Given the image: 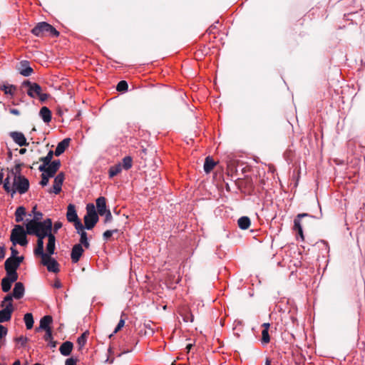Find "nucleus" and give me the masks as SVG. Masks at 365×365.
Returning <instances> with one entry per match:
<instances>
[{
  "instance_id": "f257e3e1",
  "label": "nucleus",
  "mask_w": 365,
  "mask_h": 365,
  "mask_svg": "<svg viewBox=\"0 0 365 365\" xmlns=\"http://www.w3.org/2000/svg\"><path fill=\"white\" fill-rule=\"evenodd\" d=\"M4 188L7 192H11L13 196L16 192L26 193L29 188V182L20 173L19 167L9 172L4 181Z\"/></svg>"
},
{
  "instance_id": "2eb2a0df",
  "label": "nucleus",
  "mask_w": 365,
  "mask_h": 365,
  "mask_svg": "<svg viewBox=\"0 0 365 365\" xmlns=\"http://www.w3.org/2000/svg\"><path fill=\"white\" fill-rule=\"evenodd\" d=\"M12 296V299L15 298L16 299H21L24 295V286L23 283L19 282H16L14 285L13 292L11 294Z\"/></svg>"
},
{
  "instance_id": "20e7f679",
  "label": "nucleus",
  "mask_w": 365,
  "mask_h": 365,
  "mask_svg": "<svg viewBox=\"0 0 365 365\" xmlns=\"http://www.w3.org/2000/svg\"><path fill=\"white\" fill-rule=\"evenodd\" d=\"M22 87L26 88V93L31 98H38L41 102H44L48 98V95L43 93L42 88L36 83L25 81L22 83Z\"/></svg>"
},
{
  "instance_id": "ddd939ff",
  "label": "nucleus",
  "mask_w": 365,
  "mask_h": 365,
  "mask_svg": "<svg viewBox=\"0 0 365 365\" xmlns=\"http://www.w3.org/2000/svg\"><path fill=\"white\" fill-rule=\"evenodd\" d=\"M18 277L13 275H6L1 280V289L4 292H8L11 287L12 283L17 280Z\"/></svg>"
},
{
  "instance_id": "a18cd8bd",
  "label": "nucleus",
  "mask_w": 365,
  "mask_h": 365,
  "mask_svg": "<svg viewBox=\"0 0 365 365\" xmlns=\"http://www.w3.org/2000/svg\"><path fill=\"white\" fill-rule=\"evenodd\" d=\"M77 360L73 358H68L66 360L65 365H76Z\"/></svg>"
},
{
  "instance_id": "b1692460",
  "label": "nucleus",
  "mask_w": 365,
  "mask_h": 365,
  "mask_svg": "<svg viewBox=\"0 0 365 365\" xmlns=\"http://www.w3.org/2000/svg\"><path fill=\"white\" fill-rule=\"evenodd\" d=\"M39 115L44 123H48L51 120V112L46 106L41 108Z\"/></svg>"
},
{
  "instance_id": "c85d7f7f",
  "label": "nucleus",
  "mask_w": 365,
  "mask_h": 365,
  "mask_svg": "<svg viewBox=\"0 0 365 365\" xmlns=\"http://www.w3.org/2000/svg\"><path fill=\"white\" fill-rule=\"evenodd\" d=\"M24 320L27 329H32L34 326V318L33 315L31 313H26L24 315Z\"/></svg>"
},
{
  "instance_id": "c03bdc74",
  "label": "nucleus",
  "mask_w": 365,
  "mask_h": 365,
  "mask_svg": "<svg viewBox=\"0 0 365 365\" xmlns=\"http://www.w3.org/2000/svg\"><path fill=\"white\" fill-rule=\"evenodd\" d=\"M104 215L106 216L105 222H110L112 220L113 217L110 210L106 211Z\"/></svg>"
},
{
  "instance_id": "6e6552de",
  "label": "nucleus",
  "mask_w": 365,
  "mask_h": 365,
  "mask_svg": "<svg viewBox=\"0 0 365 365\" xmlns=\"http://www.w3.org/2000/svg\"><path fill=\"white\" fill-rule=\"evenodd\" d=\"M86 211V215L84 217V223L86 229L91 230L98 222V216L93 204H88Z\"/></svg>"
},
{
  "instance_id": "39448f33",
  "label": "nucleus",
  "mask_w": 365,
  "mask_h": 365,
  "mask_svg": "<svg viewBox=\"0 0 365 365\" xmlns=\"http://www.w3.org/2000/svg\"><path fill=\"white\" fill-rule=\"evenodd\" d=\"M26 234H28L27 230H25L23 226L20 225H15L11 230L10 236V240L13 245H19L21 246H26L28 244Z\"/></svg>"
},
{
  "instance_id": "a211bd4d",
  "label": "nucleus",
  "mask_w": 365,
  "mask_h": 365,
  "mask_svg": "<svg viewBox=\"0 0 365 365\" xmlns=\"http://www.w3.org/2000/svg\"><path fill=\"white\" fill-rule=\"evenodd\" d=\"M66 218L68 221L71 222H74L78 220L74 205H68L67 207Z\"/></svg>"
},
{
  "instance_id": "7ed1b4c3",
  "label": "nucleus",
  "mask_w": 365,
  "mask_h": 365,
  "mask_svg": "<svg viewBox=\"0 0 365 365\" xmlns=\"http://www.w3.org/2000/svg\"><path fill=\"white\" fill-rule=\"evenodd\" d=\"M31 33L37 37H57L59 36V32L54 27L44 21L38 23L36 26L32 29Z\"/></svg>"
},
{
  "instance_id": "423d86ee",
  "label": "nucleus",
  "mask_w": 365,
  "mask_h": 365,
  "mask_svg": "<svg viewBox=\"0 0 365 365\" xmlns=\"http://www.w3.org/2000/svg\"><path fill=\"white\" fill-rule=\"evenodd\" d=\"M1 306L3 309L0 310V323L10 321L14 312L12 296L7 294L1 302Z\"/></svg>"
},
{
  "instance_id": "f704fd0d",
  "label": "nucleus",
  "mask_w": 365,
  "mask_h": 365,
  "mask_svg": "<svg viewBox=\"0 0 365 365\" xmlns=\"http://www.w3.org/2000/svg\"><path fill=\"white\" fill-rule=\"evenodd\" d=\"M88 336V331H85L78 338L77 343L81 347L86 344Z\"/></svg>"
},
{
  "instance_id": "f3484780",
  "label": "nucleus",
  "mask_w": 365,
  "mask_h": 365,
  "mask_svg": "<svg viewBox=\"0 0 365 365\" xmlns=\"http://www.w3.org/2000/svg\"><path fill=\"white\" fill-rule=\"evenodd\" d=\"M96 207L98 210V213L103 216L105 215L106 211L108 210L106 209V200L104 197H99L96 200Z\"/></svg>"
},
{
  "instance_id": "864d4df0",
  "label": "nucleus",
  "mask_w": 365,
  "mask_h": 365,
  "mask_svg": "<svg viewBox=\"0 0 365 365\" xmlns=\"http://www.w3.org/2000/svg\"><path fill=\"white\" fill-rule=\"evenodd\" d=\"M42 217V214L39 212H35V220H39L41 217Z\"/></svg>"
},
{
  "instance_id": "cd10ccee",
  "label": "nucleus",
  "mask_w": 365,
  "mask_h": 365,
  "mask_svg": "<svg viewBox=\"0 0 365 365\" xmlns=\"http://www.w3.org/2000/svg\"><path fill=\"white\" fill-rule=\"evenodd\" d=\"M215 163L212 159L207 157L205 159V163H204V170L206 173H209L215 167Z\"/></svg>"
},
{
  "instance_id": "5701e85b",
  "label": "nucleus",
  "mask_w": 365,
  "mask_h": 365,
  "mask_svg": "<svg viewBox=\"0 0 365 365\" xmlns=\"http://www.w3.org/2000/svg\"><path fill=\"white\" fill-rule=\"evenodd\" d=\"M52 317L49 315H46L40 320L39 329L47 330L51 329L50 324L52 323Z\"/></svg>"
},
{
  "instance_id": "2f4dec72",
  "label": "nucleus",
  "mask_w": 365,
  "mask_h": 365,
  "mask_svg": "<svg viewBox=\"0 0 365 365\" xmlns=\"http://www.w3.org/2000/svg\"><path fill=\"white\" fill-rule=\"evenodd\" d=\"M53 152L52 150H50L46 155V156L40 158V160L43 163L41 165H48V164H51L52 163L51 160L53 158Z\"/></svg>"
},
{
  "instance_id": "603ef678",
  "label": "nucleus",
  "mask_w": 365,
  "mask_h": 365,
  "mask_svg": "<svg viewBox=\"0 0 365 365\" xmlns=\"http://www.w3.org/2000/svg\"><path fill=\"white\" fill-rule=\"evenodd\" d=\"M48 344L51 348H55L56 346V342L51 339V341H48Z\"/></svg>"
},
{
  "instance_id": "1a4fd4ad",
  "label": "nucleus",
  "mask_w": 365,
  "mask_h": 365,
  "mask_svg": "<svg viewBox=\"0 0 365 365\" xmlns=\"http://www.w3.org/2000/svg\"><path fill=\"white\" fill-rule=\"evenodd\" d=\"M24 260V257L20 256L18 257H9L5 261L4 267L6 272V275H13L18 277L16 272L17 269Z\"/></svg>"
},
{
  "instance_id": "49530a36",
  "label": "nucleus",
  "mask_w": 365,
  "mask_h": 365,
  "mask_svg": "<svg viewBox=\"0 0 365 365\" xmlns=\"http://www.w3.org/2000/svg\"><path fill=\"white\" fill-rule=\"evenodd\" d=\"M62 227V223L60 222H56L54 223L53 225V231L54 232H56L60 228Z\"/></svg>"
},
{
  "instance_id": "09e8293b",
  "label": "nucleus",
  "mask_w": 365,
  "mask_h": 365,
  "mask_svg": "<svg viewBox=\"0 0 365 365\" xmlns=\"http://www.w3.org/2000/svg\"><path fill=\"white\" fill-rule=\"evenodd\" d=\"M61 287H62V284H61V282H60V280L59 279L55 280V282L53 283V287L59 289Z\"/></svg>"
},
{
  "instance_id": "e433bc0d",
  "label": "nucleus",
  "mask_w": 365,
  "mask_h": 365,
  "mask_svg": "<svg viewBox=\"0 0 365 365\" xmlns=\"http://www.w3.org/2000/svg\"><path fill=\"white\" fill-rule=\"evenodd\" d=\"M73 223H74L75 228L77 230V232L78 234H81V232H85L83 226L79 219L78 220L75 221Z\"/></svg>"
},
{
  "instance_id": "6e6d98bb",
  "label": "nucleus",
  "mask_w": 365,
  "mask_h": 365,
  "mask_svg": "<svg viewBox=\"0 0 365 365\" xmlns=\"http://www.w3.org/2000/svg\"><path fill=\"white\" fill-rule=\"evenodd\" d=\"M192 344H187L186 346V349L187 351V352H189L190 351V349H192Z\"/></svg>"
},
{
  "instance_id": "c756f323",
  "label": "nucleus",
  "mask_w": 365,
  "mask_h": 365,
  "mask_svg": "<svg viewBox=\"0 0 365 365\" xmlns=\"http://www.w3.org/2000/svg\"><path fill=\"white\" fill-rule=\"evenodd\" d=\"M80 235L81 238L79 244H81L82 247L84 246L86 249H88L90 247V243L87 237V233L86 232H81Z\"/></svg>"
},
{
  "instance_id": "5fc2aeb1",
  "label": "nucleus",
  "mask_w": 365,
  "mask_h": 365,
  "mask_svg": "<svg viewBox=\"0 0 365 365\" xmlns=\"http://www.w3.org/2000/svg\"><path fill=\"white\" fill-rule=\"evenodd\" d=\"M4 175L2 172L0 173V185L2 184L3 182V180H4Z\"/></svg>"
},
{
  "instance_id": "bb28decb",
  "label": "nucleus",
  "mask_w": 365,
  "mask_h": 365,
  "mask_svg": "<svg viewBox=\"0 0 365 365\" xmlns=\"http://www.w3.org/2000/svg\"><path fill=\"white\" fill-rule=\"evenodd\" d=\"M121 171H122L121 164L119 163V164L115 165L113 166H111L109 168V171H108L109 178H113L114 176L119 174Z\"/></svg>"
},
{
  "instance_id": "f8f14e48",
  "label": "nucleus",
  "mask_w": 365,
  "mask_h": 365,
  "mask_svg": "<svg viewBox=\"0 0 365 365\" xmlns=\"http://www.w3.org/2000/svg\"><path fill=\"white\" fill-rule=\"evenodd\" d=\"M84 250L81 245V244L75 245L71 250V259L73 263H77L81 257L82 256Z\"/></svg>"
},
{
  "instance_id": "aec40b11",
  "label": "nucleus",
  "mask_w": 365,
  "mask_h": 365,
  "mask_svg": "<svg viewBox=\"0 0 365 365\" xmlns=\"http://www.w3.org/2000/svg\"><path fill=\"white\" fill-rule=\"evenodd\" d=\"M262 327L263 329L262 331V339L261 341L263 344H267L270 341V337L269 335V329L270 327L269 323H264Z\"/></svg>"
},
{
  "instance_id": "c9c22d12",
  "label": "nucleus",
  "mask_w": 365,
  "mask_h": 365,
  "mask_svg": "<svg viewBox=\"0 0 365 365\" xmlns=\"http://www.w3.org/2000/svg\"><path fill=\"white\" fill-rule=\"evenodd\" d=\"M128 83L125 81H120L116 87L117 91H125L128 90Z\"/></svg>"
},
{
  "instance_id": "6ab92c4d",
  "label": "nucleus",
  "mask_w": 365,
  "mask_h": 365,
  "mask_svg": "<svg viewBox=\"0 0 365 365\" xmlns=\"http://www.w3.org/2000/svg\"><path fill=\"white\" fill-rule=\"evenodd\" d=\"M69 143H70V138H65L62 141L58 143V144L57 145V147L56 148L54 154L56 156H59L60 155H61L66 150V149L68 147Z\"/></svg>"
},
{
  "instance_id": "ea45409f",
  "label": "nucleus",
  "mask_w": 365,
  "mask_h": 365,
  "mask_svg": "<svg viewBox=\"0 0 365 365\" xmlns=\"http://www.w3.org/2000/svg\"><path fill=\"white\" fill-rule=\"evenodd\" d=\"M117 232H118L117 229H115V230H106L103 233V238H104V240H108L113 235V233H115Z\"/></svg>"
},
{
  "instance_id": "a19ab883",
  "label": "nucleus",
  "mask_w": 365,
  "mask_h": 365,
  "mask_svg": "<svg viewBox=\"0 0 365 365\" xmlns=\"http://www.w3.org/2000/svg\"><path fill=\"white\" fill-rule=\"evenodd\" d=\"M45 331H46V334L44 336V339L46 341H51V339H53L51 329L45 330Z\"/></svg>"
},
{
  "instance_id": "9b49d317",
  "label": "nucleus",
  "mask_w": 365,
  "mask_h": 365,
  "mask_svg": "<svg viewBox=\"0 0 365 365\" xmlns=\"http://www.w3.org/2000/svg\"><path fill=\"white\" fill-rule=\"evenodd\" d=\"M65 176L63 173H58L54 178L53 185L49 192H53L56 195L61 191V187L64 181Z\"/></svg>"
},
{
  "instance_id": "72a5a7b5",
  "label": "nucleus",
  "mask_w": 365,
  "mask_h": 365,
  "mask_svg": "<svg viewBox=\"0 0 365 365\" xmlns=\"http://www.w3.org/2000/svg\"><path fill=\"white\" fill-rule=\"evenodd\" d=\"M1 90L4 91L6 94H9L13 96L16 91V87L13 85L4 86Z\"/></svg>"
},
{
  "instance_id": "a878e982",
  "label": "nucleus",
  "mask_w": 365,
  "mask_h": 365,
  "mask_svg": "<svg viewBox=\"0 0 365 365\" xmlns=\"http://www.w3.org/2000/svg\"><path fill=\"white\" fill-rule=\"evenodd\" d=\"M26 215V210L24 207L21 206L17 207L15 212V220L17 222L23 221L24 217Z\"/></svg>"
},
{
  "instance_id": "13d9d810",
  "label": "nucleus",
  "mask_w": 365,
  "mask_h": 365,
  "mask_svg": "<svg viewBox=\"0 0 365 365\" xmlns=\"http://www.w3.org/2000/svg\"><path fill=\"white\" fill-rule=\"evenodd\" d=\"M12 365H21V362L19 360H16L14 362Z\"/></svg>"
},
{
  "instance_id": "8fccbe9b",
  "label": "nucleus",
  "mask_w": 365,
  "mask_h": 365,
  "mask_svg": "<svg viewBox=\"0 0 365 365\" xmlns=\"http://www.w3.org/2000/svg\"><path fill=\"white\" fill-rule=\"evenodd\" d=\"M9 112H10V113H11L13 115H20L19 110H17V109H15V108H11L9 110Z\"/></svg>"
},
{
  "instance_id": "dca6fc26",
  "label": "nucleus",
  "mask_w": 365,
  "mask_h": 365,
  "mask_svg": "<svg viewBox=\"0 0 365 365\" xmlns=\"http://www.w3.org/2000/svg\"><path fill=\"white\" fill-rule=\"evenodd\" d=\"M308 216L306 213L299 214L297 217V218L294 220V230H296L298 232V235L300 236V237L304 240V235H303V231H302V227L300 222V219L303 217Z\"/></svg>"
},
{
  "instance_id": "412c9836",
  "label": "nucleus",
  "mask_w": 365,
  "mask_h": 365,
  "mask_svg": "<svg viewBox=\"0 0 365 365\" xmlns=\"http://www.w3.org/2000/svg\"><path fill=\"white\" fill-rule=\"evenodd\" d=\"M48 240V241L46 245V254L49 255V256H51L55 251L56 237L53 234L49 235Z\"/></svg>"
},
{
  "instance_id": "052dcab7",
  "label": "nucleus",
  "mask_w": 365,
  "mask_h": 365,
  "mask_svg": "<svg viewBox=\"0 0 365 365\" xmlns=\"http://www.w3.org/2000/svg\"><path fill=\"white\" fill-rule=\"evenodd\" d=\"M35 210H36V207H34V209H33V212H34V211H35Z\"/></svg>"
},
{
  "instance_id": "4468645a",
  "label": "nucleus",
  "mask_w": 365,
  "mask_h": 365,
  "mask_svg": "<svg viewBox=\"0 0 365 365\" xmlns=\"http://www.w3.org/2000/svg\"><path fill=\"white\" fill-rule=\"evenodd\" d=\"M13 140L18 144L19 146H26L28 145V143L24 135L21 132H12L10 134Z\"/></svg>"
},
{
  "instance_id": "0eeeda50",
  "label": "nucleus",
  "mask_w": 365,
  "mask_h": 365,
  "mask_svg": "<svg viewBox=\"0 0 365 365\" xmlns=\"http://www.w3.org/2000/svg\"><path fill=\"white\" fill-rule=\"evenodd\" d=\"M34 254L35 255L40 256L41 257V264L46 267L48 271L54 273H56L59 271V264L57 261L49 256V255L44 253L43 250H41V252L34 251Z\"/></svg>"
},
{
  "instance_id": "79ce46f5",
  "label": "nucleus",
  "mask_w": 365,
  "mask_h": 365,
  "mask_svg": "<svg viewBox=\"0 0 365 365\" xmlns=\"http://www.w3.org/2000/svg\"><path fill=\"white\" fill-rule=\"evenodd\" d=\"M7 332H8V329L3 325L0 324V339L4 338V336H6L7 334Z\"/></svg>"
},
{
  "instance_id": "4c0bfd02",
  "label": "nucleus",
  "mask_w": 365,
  "mask_h": 365,
  "mask_svg": "<svg viewBox=\"0 0 365 365\" xmlns=\"http://www.w3.org/2000/svg\"><path fill=\"white\" fill-rule=\"evenodd\" d=\"M124 315H125L124 313H122L121 317H123ZM124 325H125V319L121 318L120 319V321L118 322V324L114 330V333L115 334L117 333L119 330H120L124 327Z\"/></svg>"
},
{
  "instance_id": "de8ad7c7",
  "label": "nucleus",
  "mask_w": 365,
  "mask_h": 365,
  "mask_svg": "<svg viewBox=\"0 0 365 365\" xmlns=\"http://www.w3.org/2000/svg\"><path fill=\"white\" fill-rule=\"evenodd\" d=\"M11 256L10 257H18L17 255L19 254V252L17 251L16 249H15L14 247H11Z\"/></svg>"
},
{
  "instance_id": "393cba45",
  "label": "nucleus",
  "mask_w": 365,
  "mask_h": 365,
  "mask_svg": "<svg viewBox=\"0 0 365 365\" xmlns=\"http://www.w3.org/2000/svg\"><path fill=\"white\" fill-rule=\"evenodd\" d=\"M238 226L242 230H247L250 226L251 222L248 217H241L237 221Z\"/></svg>"
},
{
  "instance_id": "f03ea898",
  "label": "nucleus",
  "mask_w": 365,
  "mask_h": 365,
  "mask_svg": "<svg viewBox=\"0 0 365 365\" xmlns=\"http://www.w3.org/2000/svg\"><path fill=\"white\" fill-rule=\"evenodd\" d=\"M26 228L29 235H34L38 237L37 246L34 251L41 252L43 250V239L52 235V221L48 218L43 222L30 220L26 225Z\"/></svg>"
},
{
  "instance_id": "bf43d9fd",
  "label": "nucleus",
  "mask_w": 365,
  "mask_h": 365,
  "mask_svg": "<svg viewBox=\"0 0 365 365\" xmlns=\"http://www.w3.org/2000/svg\"><path fill=\"white\" fill-rule=\"evenodd\" d=\"M265 365H271V361L269 359H266Z\"/></svg>"
},
{
  "instance_id": "473e14b6",
  "label": "nucleus",
  "mask_w": 365,
  "mask_h": 365,
  "mask_svg": "<svg viewBox=\"0 0 365 365\" xmlns=\"http://www.w3.org/2000/svg\"><path fill=\"white\" fill-rule=\"evenodd\" d=\"M22 68L21 69L20 73L24 76H29L32 72L33 69L28 65L25 63H22Z\"/></svg>"
},
{
  "instance_id": "4d7b16f0",
  "label": "nucleus",
  "mask_w": 365,
  "mask_h": 365,
  "mask_svg": "<svg viewBox=\"0 0 365 365\" xmlns=\"http://www.w3.org/2000/svg\"><path fill=\"white\" fill-rule=\"evenodd\" d=\"M26 152V148H21L19 150V153L21 154V155L24 154Z\"/></svg>"
},
{
  "instance_id": "9d476101",
  "label": "nucleus",
  "mask_w": 365,
  "mask_h": 365,
  "mask_svg": "<svg viewBox=\"0 0 365 365\" xmlns=\"http://www.w3.org/2000/svg\"><path fill=\"white\" fill-rule=\"evenodd\" d=\"M60 160H56L52 161V163L51 164H48V165H41L38 168V170L43 173L44 175L53 178L60 168Z\"/></svg>"
},
{
  "instance_id": "7c9ffc66",
  "label": "nucleus",
  "mask_w": 365,
  "mask_h": 365,
  "mask_svg": "<svg viewBox=\"0 0 365 365\" xmlns=\"http://www.w3.org/2000/svg\"><path fill=\"white\" fill-rule=\"evenodd\" d=\"M121 165L122 168H123L125 170H129L133 165L132 158L130 156H126L123 158Z\"/></svg>"
},
{
  "instance_id": "4be33fe9",
  "label": "nucleus",
  "mask_w": 365,
  "mask_h": 365,
  "mask_svg": "<svg viewBox=\"0 0 365 365\" xmlns=\"http://www.w3.org/2000/svg\"><path fill=\"white\" fill-rule=\"evenodd\" d=\"M73 349V344L71 341L63 342L60 348L59 351L63 356H67L71 354Z\"/></svg>"
},
{
  "instance_id": "58836bf2",
  "label": "nucleus",
  "mask_w": 365,
  "mask_h": 365,
  "mask_svg": "<svg viewBox=\"0 0 365 365\" xmlns=\"http://www.w3.org/2000/svg\"><path fill=\"white\" fill-rule=\"evenodd\" d=\"M51 177H48L46 175H44L43 173H42L41 174V180L40 182V184L42 185V186H46L48 185V181H49V179L51 178Z\"/></svg>"
},
{
  "instance_id": "3c124183",
  "label": "nucleus",
  "mask_w": 365,
  "mask_h": 365,
  "mask_svg": "<svg viewBox=\"0 0 365 365\" xmlns=\"http://www.w3.org/2000/svg\"><path fill=\"white\" fill-rule=\"evenodd\" d=\"M5 256L4 247H0V259H3Z\"/></svg>"
},
{
  "instance_id": "37998d69",
  "label": "nucleus",
  "mask_w": 365,
  "mask_h": 365,
  "mask_svg": "<svg viewBox=\"0 0 365 365\" xmlns=\"http://www.w3.org/2000/svg\"><path fill=\"white\" fill-rule=\"evenodd\" d=\"M16 341L20 343L22 346L26 345L28 339L26 337L21 336L16 339Z\"/></svg>"
}]
</instances>
